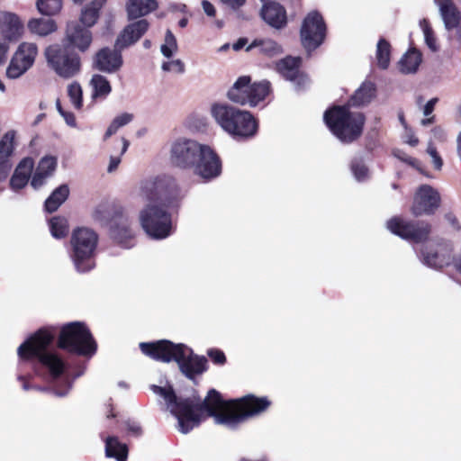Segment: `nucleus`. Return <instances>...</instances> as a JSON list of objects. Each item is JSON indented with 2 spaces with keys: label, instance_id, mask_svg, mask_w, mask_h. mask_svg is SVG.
<instances>
[{
  "label": "nucleus",
  "instance_id": "nucleus-7",
  "mask_svg": "<svg viewBox=\"0 0 461 461\" xmlns=\"http://www.w3.org/2000/svg\"><path fill=\"white\" fill-rule=\"evenodd\" d=\"M212 113L217 123L234 139L247 140L258 132V122L249 111L216 104L212 107Z\"/></svg>",
  "mask_w": 461,
  "mask_h": 461
},
{
  "label": "nucleus",
  "instance_id": "nucleus-27",
  "mask_svg": "<svg viewBox=\"0 0 461 461\" xmlns=\"http://www.w3.org/2000/svg\"><path fill=\"white\" fill-rule=\"evenodd\" d=\"M271 93L272 85L268 80L265 79L254 83L250 82L249 101H248V104L250 107H255L260 102L264 101Z\"/></svg>",
  "mask_w": 461,
  "mask_h": 461
},
{
  "label": "nucleus",
  "instance_id": "nucleus-2",
  "mask_svg": "<svg viewBox=\"0 0 461 461\" xmlns=\"http://www.w3.org/2000/svg\"><path fill=\"white\" fill-rule=\"evenodd\" d=\"M141 194L150 203L140 213L142 229L149 237L163 240L172 233V217L167 211L178 205L180 189L171 176H158L141 184Z\"/></svg>",
  "mask_w": 461,
  "mask_h": 461
},
{
  "label": "nucleus",
  "instance_id": "nucleus-4",
  "mask_svg": "<svg viewBox=\"0 0 461 461\" xmlns=\"http://www.w3.org/2000/svg\"><path fill=\"white\" fill-rule=\"evenodd\" d=\"M140 348L143 354L153 359L170 362L175 360L181 372L189 379L206 370L207 360L203 357L194 355L193 350L184 344H174L169 340L142 342Z\"/></svg>",
  "mask_w": 461,
  "mask_h": 461
},
{
  "label": "nucleus",
  "instance_id": "nucleus-40",
  "mask_svg": "<svg viewBox=\"0 0 461 461\" xmlns=\"http://www.w3.org/2000/svg\"><path fill=\"white\" fill-rule=\"evenodd\" d=\"M421 256L424 264L430 267L439 268L442 267L445 263L443 257H441L437 251L429 249L428 247L421 249Z\"/></svg>",
  "mask_w": 461,
  "mask_h": 461
},
{
  "label": "nucleus",
  "instance_id": "nucleus-15",
  "mask_svg": "<svg viewBox=\"0 0 461 461\" xmlns=\"http://www.w3.org/2000/svg\"><path fill=\"white\" fill-rule=\"evenodd\" d=\"M93 42V33L90 29L86 28L77 22H71L67 24L65 35L61 43L79 53H86Z\"/></svg>",
  "mask_w": 461,
  "mask_h": 461
},
{
  "label": "nucleus",
  "instance_id": "nucleus-35",
  "mask_svg": "<svg viewBox=\"0 0 461 461\" xmlns=\"http://www.w3.org/2000/svg\"><path fill=\"white\" fill-rule=\"evenodd\" d=\"M93 86V97H106L112 91V86L107 78L102 75L95 74L90 81Z\"/></svg>",
  "mask_w": 461,
  "mask_h": 461
},
{
  "label": "nucleus",
  "instance_id": "nucleus-50",
  "mask_svg": "<svg viewBox=\"0 0 461 461\" xmlns=\"http://www.w3.org/2000/svg\"><path fill=\"white\" fill-rule=\"evenodd\" d=\"M208 356L213 363L218 365H222L226 361L224 353L219 349H210L208 351Z\"/></svg>",
  "mask_w": 461,
  "mask_h": 461
},
{
  "label": "nucleus",
  "instance_id": "nucleus-33",
  "mask_svg": "<svg viewBox=\"0 0 461 461\" xmlns=\"http://www.w3.org/2000/svg\"><path fill=\"white\" fill-rule=\"evenodd\" d=\"M422 60L420 51L416 49L409 50L401 59L402 70L405 73L415 72Z\"/></svg>",
  "mask_w": 461,
  "mask_h": 461
},
{
  "label": "nucleus",
  "instance_id": "nucleus-17",
  "mask_svg": "<svg viewBox=\"0 0 461 461\" xmlns=\"http://www.w3.org/2000/svg\"><path fill=\"white\" fill-rule=\"evenodd\" d=\"M302 58L286 56L276 63L277 72L286 80L302 87L307 81V77L300 70Z\"/></svg>",
  "mask_w": 461,
  "mask_h": 461
},
{
  "label": "nucleus",
  "instance_id": "nucleus-29",
  "mask_svg": "<svg viewBox=\"0 0 461 461\" xmlns=\"http://www.w3.org/2000/svg\"><path fill=\"white\" fill-rule=\"evenodd\" d=\"M69 195L68 185L64 184L57 187L44 203V209L47 212H56Z\"/></svg>",
  "mask_w": 461,
  "mask_h": 461
},
{
  "label": "nucleus",
  "instance_id": "nucleus-46",
  "mask_svg": "<svg viewBox=\"0 0 461 461\" xmlns=\"http://www.w3.org/2000/svg\"><path fill=\"white\" fill-rule=\"evenodd\" d=\"M56 167H57L56 158L51 157V156H46L40 160L37 169L43 173H46L50 176L55 171Z\"/></svg>",
  "mask_w": 461,
  "mask_h": 461
},
{
  "label": "nucleus",
  "instance_id": "nucleus-24",
  "mask_svg": "<svg viewBox=\"0 0 461 461\" xmlns=\"http://www.w3.org/2000/svg\"><path fill=\"white\" fill-rule=\"evenodd\" d=\"M375 85L373 82L366 81L355 91L346 104L349 105V107L366 105L375 96Z\"/></svg>",
  "mask_w": 461,
  "mask_h": 461
},
{
  "label": "nucleus",
  "instance_id": "nucleus-34",
  "mask_svg": "<svg viewBox=\"0 0 461 461\" xmlns=\"http://www.w3.org/2000/svg\"><path fill=\"white\" fill-rule=\"evenodd\" d=\"M18 380L23 381V389L24 391H28L29 389L34 388L39 391H48L51 392L54 395L58 397H64L68 395V392L72 388V381L68 379V377L63 378L62 382L65 384L66 388L61 389L58 384H55L51 389L49 388H41V387H32L27 382L24 381V376L22 375H18Z\"/></svg>",
  "mask_w": 461,
  "mask_h": 461
},
{
  "label": "nucleus",
  "instance_id": "nucleus-59",
  "mask_svg": "<svg viewBox=\"0 0 461 461\" xmlns=\"http://www.w3.org/2000/svg\"><path fill=\"white\" fill-rule=\"evenodd\" d=\"M248 42V40L246 38H240L236 43L233 45V49L235 50H241Z\"/></svg>",
  "mask_w": 461,
  "mask_h": 461
},
{
  "label": "nucleus",
  "instance_id": "nucleus-32",
  "mask_svg": "<svg viewBox=\"0 0 461 461\" xmlns=\"http://www.w3.org/2000/svg\"><path fill=\"white\" fill-rule=\"evenodd\" d=\"M256 47H259L260 53L267 57H273L283 52L282 46L271 39H256L248 46L247 50H251Z\"/></svg>",
  "mask_w": 461,
  "mask_h": 461
},
{
  "label": "nucleus",
  "instance_id": "nucleus-23",
  "mask_svg": "<svg viewBox=\"0 0 461 461\" xmlns=\"http://www.w3.org/2000/svg\"><path fill=\"white\" fill-rule=\"evenodd\" d=\"M158 8L157 0H129L126 3L128 20H136L146 16Z\"/></svg>",
  "mask_w": 461,
  "mask_h": 461
},
{
  "label": "nucleus",
  "instance_id": "nucleus-45",
  "mask_svg": "<svg viewBox=\"0 0 461 461\" xmlns=\"http://www.w3.org/2000/svg\"><path fill=\"white\" fill-rule=\"evenodd\" d=\"M176 48V37L170 30H167L165 36V44L161 46V52L166 58H170L173 55V50Z\"/></svg>",
  "mask_w": 461,
  "mask_h": 461
},
{
  "label": "nucleus",
  "instance_id": "nucleus-39",
  "mask_svg": "<svg viewBox=\"0 0 461 461\" xmlns=\"http://www.w3.org/2000/svg\"><path fill=\"white\" fill-rule=\"evenodd\" d=\"M133 119V114L129 113H123L118 116H116L109 127L106 130L104 134V140L110 138L112 135L115 134L116 131L122 126L131 122Z\"/></svg>",
  "mask_w": 461,
  "mask_h": 461
},
{
  "label": "nucleus",
  "instance_id": "nucleus-9",
  "mask_svg": "<svg viewBox=\"0 0 461 461\" xmlns=\"http://www.w3.org/2000/svg\"><path fill=\"white\" fill-rule=\"evenodd\" d=\"M58 346L70 353L86 357H92L96 351V343L90 330L79 321L70 322L62 327Z\"/></svg>",
  "mask_w": 461,
  "mask_h": 461
},
{
  "label": "nucleus",
  "instance_id": "nucleus-64",
  "mask_svg": "<svg viewBox=\"0 0 461 461\" xmlns=\"http://www.w3.org/2000/svg\"><path fill=\"white\" fill-rule=\"evenodd\" d=\"M456 38L461 42V25L458 29H456Z\"/></svg>",
  "mask_w": 461,
  "mask_h": 461
},
{
  "label": "nucleus",
  "instance_id": "nucleus-25",
  "mask_svg": "<svg viewBox=\"0 0 461 461\" xmlns=\"http://www.w3.org/2000/svg\"><path fill=\"white\" fill-rule=\"evenodd\" d=\"M106 2L107 0H93L86 5L81 11L80 24L88 29L94 26L100 16L101 9Z\"/></svg>",
  "mask_w": 461,
  "mask_h": 461
},
{
  "label": "nucleus",
  "instance_id": "nucleus-42",
  "mask_svg": "<svg viewBox=\"0 0 461 461\" xmlns=\"http://www.w3.org/2000/svg\"><path fill=\"white\" fill-rule=\"evenodd\" d=\"M420 27L423 31L425 42L427 46L432 50L437 51L438 47L437 45V39L435 37L433 29L430 26L429 22L427 19H423L420 23Z\"/></svg>",
  "mask_w": 461,
  "mask_h": 461
},
{
  "label": "nucleus",
  "instance_id": "nucleus-52",
  "mask_svg": "<svg viewBox=\"0 0 461 461\" xmlns=\"http://www.w3.org/2000/svg\"><path fill=\"white\" fill-rule=\"evenodd\" d=\"M9 41L6 38L3 41L0 40V65L4 64L6 60V54L9 49Z\"/></svg>",
  "mask_w": 461,
  "mask_h": 461
},
{
  "label": "nucleus",
  "instance_id": "nucleus-22",
  "mask_svg": "<svg viewBox=\"0 0 461 461\" xmlns=\"http://www.w3.org/2000/svg\"><path fill=\"white\" fill-rule=\"evenodd\" d=\"M249 76L240 77L227 93L228 98L238 104L246 105L249 101V95L250 91Z\"/></svg>",
  "mask_w": 461,
  "mask_h": 461
},
{
  "label": "nucleus",
  "instance_id": "nucleus-8",
  "mask_svg": "<svg viewBox=\"0 0 461 461\" xmlns=\"http://www.w3.org/2000/svg\"><path fill=\"white\" fill-rule=\"evenodd\" d=\"M98 235L91 229L78 227L70 238V258L77 272L86 273L95 267V254Z\"/></svg>",
  "mask_w": 461,
  "mask_h": 461
},
{
  "label": "nucleus",
  "instance_id": "nucleus-48",
  "mask_svg": "<svg viewBox=\"0 0 461 461\" xmlns=\"http://www.w3.org/2000/svg\"><path fill=\"white\" fill-rule=\"evenodd\" d=\"M427 152L432 158L434 168L436 170H441V168L443 167V159L440 157V155L438 154L437 148L432 143H429L427 148Z\"/></svg>",
  "mask_w": 461,
  "mask_h": 461
},
{
  "label": "nucleus",
  "instance_id": "nucleus-43",
  "mask_svg": "<svg viewBox=\"0 0 461 461\" xmlns=\"http://www.w3.org/2000/svg\"><path fill=\"white\" fill-rule=\"evenodd\" d=\"M68 95L74 106L77 109H80L83 105V91L81 86L77 82L70 84L68 87Z\"/></svg>",
  "mask_w": 461,
  "mask_h": 461
},
{
  "label": "nucleus",
  "instance_id": "nucleus-51",
  "mask_svg": "<svg viewBox=\"0 0 461 461\" xmlns=\"http://www.w3.org/2000/svg\"><path fill=\"white\" fill-rule=\"evenodd\" d=\"M12 168V163L10 159H0V181L5 180Z\"/></svg>",
  "mask_w": 461,
  "mask_h": 461
},
{
  "label": "nucleus",
  "instance_id": "nucleus-28",
  "mask_svg": "<svg viewBox=\"0 0 461 461\" xmlns=\"http://www.w3.org/2000/svg\"><path fill=\"white\" fill-rule=\"evenodd\" d=\"M110 235L112 239L122 248L130 249L134 245V236L131 230L124 223L122 225H112Z\"/></svg>",
  "mask_w": 461,
  "mask_h": 461
},
{
  "label": "nucleus",
  "instance_id": "nucleus-47",
  "mask_svg": "<svg viewBox=\"0 0 461 461\" xmlns=\"http://www.w3.org/2000/svg\"><path fill=\"white\" fill-rule=\"evenodd\" d=\"M121 142H122V149H121L120 155L119 156H111V158H110V163H109V166L107 168L108 172H110V173L116 170L119 164L121 163V156L123 155L129 148L130 142L128 140H126L125 138L122 137L121 139Z\"/></svg>",
  "mask_w": 461,
  "mask_h": 461
},
{
  "label": "nucleus",
  "instance_id": "nucleus-14",
  "mask_svg": "<svg viewBox=\"0 0 461 461\" xmlns=\"http://www.w3.org/2000/svg\"><path fill=\"white\" fill-rule=\"evenodd\" d=\"M37 54L38 48L35 43H21L7 68L8 77L17 78L26 72L33 65Z\"/></svg>",
  "mask_w": 461,
  "mask_h": 461
},
{
  "label": "nucleus",
  "instance_id": "nucleus-49",
  "mask_svg": "<svg viewBox=\"0 0 461 461\" xmlns=\"http://www.w3.org/2000/svg\"><path fill=\"white\" fill-rule=\"evenodd\" d=\"M48 176H49L46 173H43V172L36 169V171L31 180L32 186L34 187L35 189L41 187L44 184L45 179Z\"/></svg>",
  "mask_w": 461,
  "mask_h": 461
},
{
  "label": "nucleus",
  "instance_id": "nucleus-19",
  "mask_svg": "<svg viewBox=\"0 0 461 461\" xmlns=\"http://www.w3.org/2000/svg\"><path fill=\"white\" fill-rule=\"evenodd\" d=\"M261 16L267 24L276 29H281L287 23L286 11L276 2L265 3L261 9Z\"/></svg>",
  "mask_w": 461,
  "mask_h": 461
},
{
  "label": "nucleus",
  "instance_id": "nucleus-57",
  "mask_svg": "<svg viewBox=\"0 0 461 461\" xmlns=\"http://www.w3.org/2000/svg\"><path fill=\"white\" fill-rule=\"evenodd\" d=\"M128 430L135 436H140L141 434V428L137 422L128 423Z\"/></svg>",
  "mask_w": 461,
  "mask_h": 461
},
{
  "label": "nucleus",
  "instance_id": "nucleus-30",
  "mask_svg": "<svg viewBox=\"0 0 461 461\" xmlns=\"http://www.w3.org/2000/svg\"><path fill=\"white\" fill-rule=\"evenodd\" d=\"M4 24L5 26L3 31L5 38L8 41L17 40L23 28L19 17L14 14L6 13L4 15Z\"/></svg>",
  "mask_w": 461,
  "mask_h": 461
},
{
  "label": "nucleus",
  "instance_id": "nucleus-3",
  "mask_svg": "<svg viewBox=\"0 0 461 461\" xmlns=\"http://www.w3.org/2000/svg\"><path fill=\"white\" fill-rule=\"evenodd\" d=\"M170 163L173 167L193 170L205 181L221 174V160L209 145L186 138L176 140L170 148Z\"/></svg>",
  "mask_w": 461,
  "mask_h": 461
},
{
  "label": "nucleus",
  "instance_id": "nucleus-11",
  "mask_svg": "<svg viewBox=\"0 0 461 461\" xmlns=\"http://www.w3.org/2000/svg\"><path fill=\"white\" fill-rule=\"evenodd\" d=\"M326 35L327 25L322 15L318 11L307 14L300 29L303 47L308 52H312L324 42Z\"/></svg>",
  "mask_w": 461,
  "mask_h": 461
},
{
  "label": "nucleus",
  "instance_id": "nucleus-60",
  "mask_svg": "<svg viewBox=\"0 0 461 461\" xmlns=\"http://www.w3.org/2000/svg\"><path fill=\"white\" fill-rule=\"evenodd\" d=\"M172 65H173V61H171V62H164L163 65H162V68L165 71H169V70H171Z\"/></svg>",
  "mask_w": 461,
  "mask_h": 461
},
{
  "label": "nucleus",
  "instance_id": "nucleus-53",
  "mask_svg": "<svg viewBox=\"0 0 461 461\" xmlns=\"http://www.w3.org/2000/svg\"><path fill=\"white\" fill-rule=\"evenodd\" d=\"M202 6H203L204 13L208 16H211V17L215 16L216 11H215L213 5L211 2H209L207 0H203Z\"/></svg>",
  "mask_w": 461,
  "mask_h": 461
},
{
  "label": "nucleus",
  "instance_id": "nucleus-26",
  "mask_svg": "<svg viewBox=\"0 0 461 461\" xmlns=\"http://www.w3.org/2000/svg\"><path fill=\"white\" fill-rule=\"evenodd\" d=\"M104 443L106 457L114 458L117 461H127L128 447L125 443L121 442L115 436L105 438Z\"/></svg>",
  "mask_w": 461,
  "mask_h": 461
},
{
  "label": "nucleus",
  "instance_id": "nucleus-13",
  "mask_svg": "<svg viewBox=\"0 0 461 461\" xmlns=\"http://www.w3.org/2000/svg\"><path fill=\"white\" fill-rule=\"evenodd\" d=\"M441 205V196L437 189L424 184L416 190L411 212L413 216L433 215Z\"/></svg>",
  "mask_w": 461,
  "mask_h": 461
},
{
  "label": "nucleus",
  "instance_id": "nucleus-54",
  "mask_svg": "<svg viewBox=\"0 0 461 461\" xmlns=\"http://www.w3.org/2000/svg\"><path fill=\"white\" fill-rule=\"evenodd\" d=\"M438 99L437 97H434L425 104L423 109L424 115L428 116L433 113L435 105L438 103Z\"/></svg>",
  "mask_w": 461,
  "mask_h": 461
},
{
  "label": "nucleus",
  "instance_id": "nucleus-16",
  "mask_svg": "<svg viewBox=\"0 0 461 461\" xmlns=\"http://www.w3.org/2000/svg\"><path fill=\"white\" fill-rule=\"evenodd\" d=\"M114 43L113 50L108 47L100 49L94 57V68L101 72L114 73L122 66V51Z\"/></svg>",
  "mask_w": 461,
  "mask_h": 461
},
{
  "label": "nucleus",
  "instance_id": "nucleus-56",
  "mask_svg": "<svg viewBox=\"0 0 461 461\" xmlns=\"http://www.w3.org/2000/svg\"><path fill=\"white\" fill-rule=\"evenodd\" d=\"M61 115L69 126H76V117L72 112L65 111Z\"/></svg>",
  "mask_w": 461,
  "mask_h": 461
},
{
  "label": "nucleus",
  "instance_id": "nucleus-1",
  "mask_svg": "<svg viewBox=\"0 0 461 461\" xmlns=\"http://www.w3.org/2000/svg\"><path fill=\"white\" fill-rule=\"evenodd\" d=\"M151 390L166 401L167 410L176 418L177 429L183 434L189 433L201 423L203 411L209 417H213L215 423L235 429L270 405L267 398H258L251 394L239 400L225 401L215 389L210 390L203 402L195 397L178 398L171 386L152 385Z\"/></svg>",
  "mask_w": 461,
  "mask_h": 461
},
{
  "label": "nucleus",
  "instance_id": "nucleus-37",
  "mask_svg": "<svg viewBox=\"0 0 461 461\" xmlns=\"http://www.w3.org/2000/svg\"><path fill=\"white\" fill-rule=\"evenodd\" d=\"M51 235L56 239H63L68 233V221L63 216H54L50 220Z\"/></svg>",
  "mask_w": 461,
  "mask_h": 461
},
{
  "label": "nucleus",
  "instance_id": "nucleus-38",
  "mask_svg": "<svg viewBox=\"0 0 461 461\" xmlns=\"http://www.w3.org/2000/svg\"><path fill=\"white\" fill-rule=\"evenodd\" d=\"M36 5L41 14L52 16L60 12L62 0H37Z\"/></svg>",
  "mask_w": 461,
  "mask_h": 461
},
{
  "label": "nucleus",
  "instance_id": "nucleus-20",
  "mask_svg": "<svg viewBox=\"0 0 461 461\" xmlns=\"http://www.w3.org/2000/svg\"><path fill=\"white\" fill-rule=\"evenodd\" d=\"M34 161L32 158H23L16 167L11 179L10 186L14 190H20L26 186L32 176Z\"/></svg>",
  "mask_w": 461,
  "mask_h": 461
},
{
  "label": "nucleus",
  "instance_id": "nucleus-10",
  "mask_svg": "<svg viewBox=\"0 0 461 461\" xmlns=\"http://www.w3.org/2000/svg\"><path fill=\"white\" fill-rule=\"evenodd\" d=\"M44 55L48 66L62 78L74 77L81 71L82 62L79 54L63 43L48 46Z\"/></svg>",
  "mask_w": 461,
  "mask_h": 461
},
{
  "label": "nucleus",
  "instance_id": "nucleus-41",
  "mask_svg": "<svg viewBox=\"0 0 461 461\" xmlns=\"http://www.w3.org/2000/svg\"><path fill=\"white\" fill-rule=\"evenodd\" d=\"M14 132L7 131L0 140V159H9L14 151Z\"/></svg>",
  "mask_w": 461,
  "mask_h": 461
},
{
  "label": "nucleus",
  "instance_id": "nucleus-55",
  "mask_svg": "<svg viewBox=\"0 0 461 461\" xmlns=\"http://www.w3.org/2000/svg\"><path fill=\"white\" fill-rule=\"evenodd\" d=\"M224 5L230 6L233 10H237L245 5L246 0H221Z\"/></svg>",
  "mask_w": 461,
  "mask_h": 461
},
{
  "label": "nucleus",
  "instance_id": "nucleus-62",
  "mask_svg": "<svg viewBox=\"0 0 461 461\" xmlns=\"http://www.w3.org/2000/svg\"><path fill=\"white\" fill-rule=\"evenodd\" d=\"M187 19L186 18H182L179 22H178V25L181 27V28H185L186 25H187Z\"/></svg>",
  "mask_w": 461,
  "mask_h": 461
},
{
  "label": "nucleus",
  "instance_id": "nucleus-44",
  "mask_svg": "<svg viewBox=\"0 0 461 461\" xmlns=\"http://www.w3.org/2000/svg\"><path fill=\"white\" fill-rule=\"evenodd\" d=\"M350 169L358 181L365 180L368 176V168L362 158H354L350 163Z\"/></svg>",
  "mask_w": 461,
  "mask_h": 461
},
{
  "label": "nucleus",
  "instance_id": "nucleus-18",
  "mask_svg": "<svg viewBox=\"0 0 461 461\" xmlns=\"http://www.w3.org/2000/svg\"><path fill=\"white\" fill-rule=\"evenodd\" d=\"M149 23L146 19H140L126 25L116 38V45L119 49H127L134 45L149 30Z\"/></svg>",
  "mask_w": 461,
  "mask_h": 461
},
{
  "label": "nucleus",
  "instance_id": "nucleus-58",
  "mask_svg": "<svg viewBox=\"0 0 461 461\" xmlns=\"http://www.w3.org/2000/svg\"><path fill=\"white\" fill-rule=\"evenodd\" d=\"M174 68L179 73H183L185 71V65L180 59L173 60Z\"/></svg>",
  "mask_w": 461,
  "mask_h": 461
},
{
  "label": "nucleus",
  "instance_id": "nucleus-21",
  "mask_svg": "<svg viewBox=\"0 0 461 461\" xmlns=\"http://www.w3.org/2000/svg\"><path fill=\"white\" fill-rule=\"evenodd\" d=\"M445 27L447 31L458 29L461 25V12L452 0L437 1Z\"/></svg>",
  "mask_w": 461,
  "mask_h": 461
},
{
  "label": "nucleus",
  "instance_id": "nucleus-6",
  "mask_svg": "<svg viewBox=\"0 0 461 461\" xmlns=\"http://www.w3.org/2000/svg\"><path fill=\"white\" fill-rule=\"evenodd\" d=\"M323 121L340 142L350 144L362 136L366 116L361 112L351 111L349 105L334 104L324 112Z\"/></svg>",
  "mask_w": 461,
  "mask_h": 461
},
{
  "label": "nucleus",
  "instance_id": "nucleus-12",
  "mask_svg": "<svg viewBox=\"0 0 461 461\" xmlns=\"http://www.w3.org/2000/svg\"><path fill=\"white\" fill-rule=\"evenodd\" d=\"M388 230L402 239L421 243L428 240L431 233V224L426 221H407L394 216L387 221Z\"/></svg>",
  "mask_w": 461,
  "mask_h": 461
},
{
  "label": "nucleus",
  "instance_id": "nucleus-36",
  "mask_svg": "<svg viewBox=\"0 0 461 461\" xmlns=\"http://www.w3.org/2000/svg\"><path fill=\"white\" fill-rule=\"evenodd\" d=\"M391 58V44L384 38H381L377 42L376 47V59L377 66L381 69H386L390 64Z\"/></svg>",
  "mask_w": 461,
  "mask_h": 461
},
{
  "label": "nucleus",
  "instance_id": "nucleus-63",
  "mask_svg": "<svg viewBox=\"0 0 461 461\" xmlns=\"http://www.w3.org/2000/svg\"><path fill=\"white\" fill-rule=\"evenodd\" d=\"M56 105H57V109H58V111L59 112V113H60V114H63V113H64V112H65V110L62 108V106H61V104H60V101H59V100H57V104H56Z\"/></svg>",
  "mask_w": 461,
  "mask_h": 461
},
{
  "label": "nucleus",
  "instance_id": "nucleus-61",
  "mask_svg": "<svg viewBox=\"0 0 461 461\" xmlns=\"http://www.w3.org/2000/svg\"><path fill=\"white\" fill-rule=\"evenodd\" d=\"M434 122V117L426 118L421 121L422 125H429L431 124Z\"/></svg>",
  "mask_w": 461,
  "mask_h": 461
},
{
  "label": "nucleus",
  "instance_id": "nucleus-5",
  "mask_svg": "<svg viewBox=\"0 0 461 461\" xmlns=\"http://www.w3.org/2000/svg\"><path fill=\"white\" fill-rule=\"evenodd\" d=\"M56 332L54 327L40 329L17 349L22 363L37 360L48 370L52 381L57 380L65 370L64 361L57 354L49 351Z\"/></svg>",
  "mask_w": 461,
  "mask_h": 461
},
{
  "label": "nucleus",
  "instance_id": "nucleus-31",
  "mask_svg": "<svg viewBox=\"0 0 461 461\" xmlns=\"http://www.w3.org/2000/svg\"><path fill=\"white\" fill-rule=\"evenodd\" d=\"M28 28L33 33H36L40 36H47L57 31L58 26L54 20L52 19H32L28 23Z\"/></svg>",
  "mask_w": 461,
  "mask_h": 461
}]
</instances>
